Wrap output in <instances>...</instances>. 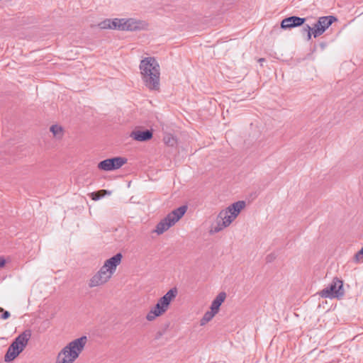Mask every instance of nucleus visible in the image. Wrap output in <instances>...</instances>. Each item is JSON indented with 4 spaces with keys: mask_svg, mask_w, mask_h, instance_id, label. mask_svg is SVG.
Returning <instances> with one entry per match:
<instances>
[{
    "mask_svg": "<svg viewBox=\"0 0 363 363\" xmlns=\"http://www.w3.org/2000/svg\"><path fill=\"white\" fill-rule=\"evenodd\" d=\"M140 69L142 79L147 88L159 90L160 72V65L155 57H147L140 61Z\"/></svg>",
    "mask_w": 363,
    "mask_h": 363,
    "instance_id": "obj_1",
    "label": "nucleus"
},
{
    "mask_svg": "<svg viewBox=\"0 0 363 363\" xmlns=\"http://www.w3.org/2000/svg\"><path fill=\"white\" fill-rule=\"evenodd\" d=\"M86 342V336H82L68 343L58 353L55 363H73L83 351Z\"/></svg>",
    "mask_w": 363,
    "mask_h": 363,
    "instance_id": "obj_2",
    "label": "nucleus"
},
{
    "mask_svg": "<svg viewBox=\"0 0 363 363\" xmlns=\"http://www.w3.org/2000/svg\"><path fill=\"white\" fill-rule=\"evenodd\" d=\"M31 337V330H26L17 336L10 345L4 356L6 362L13 361L26 347L28 340Z\"/></svg>",
    "mask_w": 363,
    "mask_h": 363,
    "instance_id": "obj_3",
    "label": "nucleus"
},
{
    "mask_svg": "<svg viewBox=\"0 0 363 363\" xmlns=\"http://www.w3.org/2000/svg\"><path fill=\"white\" fill-rule=\"evenodd\" d=\"M177 289L172 288L169 289L162 297H161L156 305L152 308L146 315V319L149 321L154 320L157 317L164 313L171 303L177 296Z\"/></svg>",
    "mask_w": 363,
    "mask_h": 363,
    "instance_id": "obj_4",
    "label": "nucleus"
},
{
    "mask_svg": "<svg viewBox=\"0 0 363 363\" xmlns=\"http://www.w3.org/2000/svg\"><path fill=\"white\" fill-rule=\"evenodd\" d=\"M319 295L323 298H341L345 295L343 289V282L337 277H335L332 282L319 292Z\"/></svg>",
    "mask_w": 363,
    "mask_h": 363,
    "instance_id": "obj_5",
    "label": "nucleus"
},
{
    "mask_svg": "<svg viewBox=\"0 0 363 363\" xmlns=\"http://www.w3.org/2000/svg\"><path fill=\"white\" fill-rule=\"evenodd\" d=\"M127 161L125 157H115L101 161L98 163L97 167L103 171H113L121 168Z\"/></svg>",
    "mask_w": 363,
    "mask_h": 363,
    "instance_id": "obj_6",
    "label": "nucleus"
},
{
    "mask_svg": "<svg viewBox=\"0 0 363 363\" xmlns=\"http://www.w3.org/2000/svg\"><path fill=\"white\" fill-rule=\"evenodd\" d=\"M336 21H337V18L334 16L320 17L313 25V37L317 38L321 35Z\"/></svg>",
    "mask_w": 363,
    "mask_h": 363,
    "instance_id": "obj_7",
    "label": "nucleus"
},
{
    "mask_svg": "<svg viewBox=\"0 0 363 363\" xmlns=\"http://www.w3.org/2000/svg\"><path fill=\"white\" fill-rule=\"evenodd\" d=\"M111 277L112 276L109 275L106 271L101 267L99 272L90 279L89 281V286L90 288H93L103 285L106 284Z\"/></svg>",
    "mask_w": 363,
    "mask_h": 363,
    "instance_id": "obj_8",
    "label": "nucleus"
},
{
    "mask_svg": "<svg viewBox=\"0 0 363 363\" xmlns=\"http://www.w3.org/2000/svg\"><path fill=\"white\" fill-rule=\"evenodd\" d=\"M122 257L123 255L121 252L117 253L112 257L106 260L101 268L106 271L109 275L112 276L116 272L117 266L120 264Z\"/></svg>",
    "mask_w": 363,
    "mask_h": 363,
    "instance_id": "obj_9",
    "label": "nucleus"
},
{
    "mask_svg": "<svg viewBox=\"0 0 363 363\" xmlns=\"http://www.w3.org/2000/svg\"><path fill=\"white\" fill-rule=\"evenodd\" d=\"M306 18H301L296 16H289L283 19L281 22L282 29H291L295 27L303 26L306 22Z\"/></svg>",
    "mask_w": 363,
    "mask_h": 363,
    "instance_id": "obj_10",
    "label": "nucleus"
},
{
    "mask_svg": "<svg viewBox=\"0 0 363 363\" xmlns=\"http://www.w3.org/2000/svg\"><path fill=\"white\" fill-rule=\"evenodd\" d=\"M130 136L137 141L145 142L152 138V132L150 130H133Z\"/></svg>",
    "mask_w": 363,
    "mask_h": 363,
    "instance_id": "obj_11",
    "label": "nucleus"
},
{
    "mask_svg": "<svg viewBox=\"0 0 363 363\" xmlns=\"http://www.w3.org/2000/svg\"><path fill=\"white\" fill-rule=\"evenodd\" d=\"M122 30H137L142 28V22L134 18H123Z\"/></svg>",
    "mask_w": 363,
    "mask_h": 363,
    "instance_id": "obj_12",
    "label": "nucleus"
},
{
    "mask_svg": "<svg viewBox=\"0 0 363 363\" xmlns=\"http://www.w3.org/2000/svg\"><path fill=\"white\" fill-rule=\"evenodd\" d=\"M174 224L175 223L172 221V219L167 216L157 225L155 232L158 235L162 234Z\"/></svg>",
    "mask_w": 363,
    "mask_h": 363,
    "instance_id": "obj_13",
    "label": "nucleus"
},
{
    "mask_svg": "<svg viewBox=\"0 0 363 363\" xmlns=\"http://www.w3.org/2000/svg\"><path fill=\"white\" fill-rule=\"evenodd\" d=\"M187 206H182L169 213L167 216L172 219V221L176 223L186 212Z\"/></svg>",
    "mask_w": 363,
    "mask_h": 363,
    "instance_id": "obj_14",
    "label": "nucleus"
},
{
    "mask_svg": "<svg viewBox=\"0 0 363 363\" xmlns=\"http://www.w3.org/2000/svg\"><path fill=\"white\" fill-rule=\"evenodd\" d=\"M218 218L223 221V226L228 227L235 219V216L230 214L227 209L221 211Z\"/></svg>",
    "mask_w": 363,
    "mask_h": 363,
    "instance_id": "obj_15",
    "label": "nucleus"
},
{
    "mask_svg": "<svg viewBox=\"0 0 363 363\" xmlns=\"http://www.w3.org/2000/svg\"><path fill=\"white\" fill-rule=\"evenodd\" d=\"M245 206V202L244 201H239L235 203H233V204L229 206L226 209L230 214L235 216V218H236L240 213V211L242 208H244Z\"/></svg>",
    "mask_w": 363,
    "mask_h": 363,
    "instance_id": "obj_16",
    "label": "nucleus"
},
{
    "mask_svg": "<svg viewBox=\"0 0 363 363\" xmlns=\"http://www.w3.org/2000/svg\"><path fill=\"white\" fill-rule=\"evenodd\" d=\"M226 298V294L225 292L219 293L217 296L214 298V300L211 303V310L217 313L219 311L220 306L224 302Z\"/></svg>",
    "mask_w": 363,
    "mask_h": 363,
    "instance_id": "obj_17",
    "label": "nucleus"
},
{
    "mask_svg": "<svg viewBox=\"0 0 363 363\" xmlns=\"http://www.w3.org/2000/svg\"><path fill=\"white\" fill-rule=\"evenodd\" d=\"M301 33L302 35L306 36V40L309 41L311 39L312 35H313V26L311 27L309 25L306 24L303 26Z\"/></svg>",
    "mask_w": 363,
    "mask_h": 363,
    "instance_id": "obj_18",
    "label": "nucleus"
},
{
    "mask_svg": "<svg viewBox=\"0 0 363 363\" xmlns=\"http://www.w3.org/2000/svg\"><path fill=\"white\" fill-rule=\"evenodd\" d=\"M217 313L214 312L213 311L211 310V311H207L203 315V318L201 320V325H204L207 323H208L212 318L214 317V315Z\"/></svg>",
    "mask_w": 363,
    "mask_h": 363,
    "instance_id": "obj_19",
    "label": "nucleus"
},
{
    "mask_svg": "<svg viewBox=\"0 0 363 363\" xmlns=\"http://www.w3.org/2000/svg\"><path fill=\"white\" fill-rule=\"evenodd\" d=\"M123 18H113L111 19V29H116L122 30L123 28Z\"/></svg>",
    "mask_w": 363,
    "mask_h": 363,
    "instance_id": "obj_20",
    "label": "nucleus"
},
{
    "mask_svg": "<svg viewBox=\"0 0 363 363\" xmlns=\"http://www.w3.org/2000/svg\"><path fill=\"white\" fill-rule=\"evenodd\" d=\"M225 227L223 226V221L217 217L216 219V224L215 225H213L211 228V230H210L211 233H218L223 229H224Z\"/></svg>",
    "mask_w": 363,
    "mask_h": 363,
    "instance_id": "obj_21",
    "label": "nucleus"
},
{
    "mask_svg": "<svg viewBox=\"0 0 363 363\" xmlns=\"http://www.w3.org/2000/svg\"><path fill=\"white\" fill-rule=\"evenodd\" d=\"M50 131L55 137L60 138L62 136V128L57 125H52L50 127Z\"/></svg>",
    "mask_w": 363,
    "mask_h": 363,
    "instance_id": "obj_22",
    "label": "nucleus"
},
{
    "mask_svg": "<svg viewBox=\"0 0 363 363\" xmlns=\"http://www.w3.org/2000/svg\"><path fill=\"white\" fill-rule=\"evenodd\" d=\"M108 191L103 189L100 190L99 191L93 192L91 194V198L94 201H97L100 199L102 196H104L105 194H107Z\"/></svg>",
    "mask_w": 363,
    "mask_h": 363,
    "instance_id": "obj_23",
    "label": "nucleus"
},
{
    "mask_svg": "<svg viewBox=\"0 0 363 363\" xmlns=\"http://www.w3.org/2000/svg\"><path fill=\"white\" fill-rule=\"evenodd\" d=\"M99 27L101 29H111V19H106L99 23Z\"/></svg>",
    "mask_w": 363,
    "mask_h": 363,
    "instance_id": "obj_24",
    "label": "nucleus"
},
{
    "mask_svg": "<svg viewBox=\"0 0 363 363\" xmlns=\"http://www.w3.org/2000/svg\"><path fill=\"white\" fill-rule=\"evenodd\" d=\"M164 143L169 146H174L176 144V139L172 135H167L164 138Z\"/></svg>",
    "mask_w": 363,
    "mask_h": 363,
    "instance_id": "obj_25",
    "label": "nucleus"
},
{
    "mask_svg": "<svg viewBox=\"0 0 363 363\" xmlns=\"http://www.w3.org/2000/svg\"><path fill=\"white\" fill-rule=\"evenodd\" d=\"M354 259L357 262H363V247L355 254Z\"/></svg>",
    "mask_w": 363,
    "mask_h": 363,
    "instance_id": "obj_26",
    "label": "nucleus"
},
{
    "mask_svg": "<svg viewBox=\"0 0 363 363\" xmlns=\"http://www.w3.org/2000/svg\"><path fill=\"white\" fill-rule=\"evenodd\" d=\"M0 312H2V315L1 316V318L3 319V320H6L8 319L11 314L9 311H5L3 308L0 307Z\"/></svg>",
    "mask_w": 363,
    "mask_h": 363,
    "instance_id": "obj_27",
    "label": "nucleus"
},
{
    "mask_svg": "<svg viewBox=\"0 0 363 363\" xmlns=\"http://www.w3.org/2000/svg\"><path fill=\"white\" fill-rule=\"evenodd\" d=\"M5 259L4 258H0V267H2L5 265Z\"/></svg>",
    "mask_w": 363,
    "mask_h": 363,
    "instance_id": "obj_28",
    "label": "nucleus"
},
{
    "mask_svg": "<svg viewBox=\"0 0 363 363\" xmlns=\"http://www.w3.org/2000/svg\"><path fill=\"white\" fill-rule=\"evenodd\" d=\"M273 258L274 257H273L272 255H267V257H266L267 262H271Z\"/></svg>",
    "mask_w": 363,
    "mask_h": 363,
    "instance_id": "obj_29",
    "label": "nucleus"
},
{
    "mask_svg": "<svg viewBox=\"0 0 363 363\" xmlns=\"http://www.w3.org/2000/svg\"><path fill=\"white\" fill-rule=\"evenodd\" d=\"M264 61H265V59H264V58H259V62H263Z\"/></svg>",
    "mask_w": 363,
    "mask_h": 363,
    "instance_id": "obj_30",
    "label": "nucleus"
}]
</instances>
